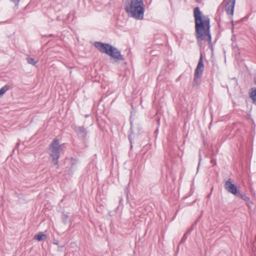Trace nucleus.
Returning a JSON list of instances; mask_svg holds the SVG:
<instances>
[{
    "label": "nucleus",
    "instance_id": "nucleus-2",
    "mask_svg": "<svg viewBox=\"0 0 256 256\" xmlns=\"http://www.w3.org/2000/svg\"><path fill=\"white\" fill-rule=\"evenodd\" d=\"M125 10L131 17L136 20H143L144 12L143 0H130Z\"/></svg>",
    "mask_w": 256,
    "mask_h": 256
},
{
    "label": "nucleus",
    "instance_id": "nucleus-20",
    "mask_svg": "<svg viewBox=\"0 0 256 256\" xmlns=\"http://www.w3.org/2000/svg\"><path fill=\"white\" fill-rule=\"evenodd\" d=\"M125 192L126 193L127 196H128V186L126 188L125 190Z\"/></svg>",
    "mask_w": 256,
    "mask_h": 256
},
{
    "label": "nucleus",
    "instance_id": "nucleus-1",
    "mask_svg": "<svg viewBox=\"0 0 256 256\" xmlns=\"http://www.w3.org/2000/svg\"><path fill=\"white\" fill-rule=\"evenodd\" d=\"M196 38L198 42L206 40L209 44H212V36L210 33V19L208 16L202 15L198 7L194 10Z\"/></svg>",
    "mask_w": 256,
    "mask_h": 256
},
{
    "label": "nucleus",
    "instance_id": "nucleus-5",
    "mask_svg": "<svg viewBox=\"0 0 256 256\" xmlns=\"http://www.w3.org/2000/svg\"><path fill=\"white\" fill-rule=\"evenodd\" d=\"M204 70V62L202 60V54L201 53L198 64L194 74V78L192 82V86H196L199 84L198 79L201 78Z\"/></svg>",
    "mask_w": 256,
    "mask_h": 256
},
{
    "label": "nucleus",
    "instance_id": "nucleus-12",
    "mask_svg": "<svg viewBox=\"0 0 256 256\" xmlns=\"http://www.w3.org/2000/svg\"><path fill=\"white\" fill-rule=\"evenodd\" d=\"M192 230V228L186 232L184 234L180 242L181 243H183L188 238V236L190 234Z\"/></svg>",
    "mask_w": 256,
    "mask_h": 256
},
{
    "label": "nucleus",
    "instance_id": "nucleus-19",
    "mask_svg": "<svg viewBox=\"0 0 256 256\" xmlns=\"http://www.w3.org/2000/svg\"><path fill=\"white\" fill-rule=\"evenodd\" d=\"M248 202V203H247L248 206L249 208H251V204H252V202H250V200L249 202Z\"/></svg>",
    "mask_w": 256,
    "mask_h": 256
},
{
    "label": "nucleus",
    "instance_id": "nucleus-3",
    "mask_svg": "<svg viewBox=\"0 0 256 256\" xmlns=\"http://www.w3.org/2000/svg\"><path fill=\"white\" fill-rule=\"evenodd\" d=\"M94 45L100 52L110 56L116 61H122L124 60L123 56L120 54V51L116 48L108 44H104L101 42H96Z\"/></svg>",
    "mask_w": 256,
    "mask_h": 256
},
{
    "label": "nucleus",
    "instance_id": "nucleus-23",
    "mask_svg": "<svg viewBox=\"0 0 256 256\" xmlns=\"http://www.w3.org/2000/svg\"><path fill=\"white\" fill-rule=\"evenodd\" d=\"M130 126H131L130 128L132 129V122H130Z\"/></svg>",
    "mask_w": 256,
    "mask_h": 256
},
{
    "label": "nucleus",
    "instance_id": "nucleus-22",
    "mask_svg": "<svg viewBox=\"0 0 256 256\" xmlns=\"http://www.w3.org/2000/svg\"><path fill=\"white\" fill-rule=\"evenodd\" d=\"M18 146H19V143H17L16 144V147H18Z\"/></svg>",
    "mask_w": 256,
    "mask_h": 256
},
{
    "label": "nucleus",
    "instance_id": "nucleus-4",
    "mask_svg": "<svg viewBox=\"0 0 256 256\" xmlns=\"http://www.w3.org/2000/svg\"><path fill=\"white\" fill-rule=\"evenodd\" d=\"M60 147L59 140L57 138H54L49 146L50 155L52 158V162L54 165L58 164Z\"/></svg>",
    "mask_w": 256,
    "mask_h": 256
},
{
    "label": "nucleus",
    "instance_id": "nucleus-17",
    "mask_svg": "<svg viewBox=\"0 0 256 256\" xmlns=\"http://www.w3.org/2000/svg\"><path fill=\"white\" fill-rule=\"evenodd\" d=\"M211 162L214 164V165H215L216 163V160L214 158H212V160H211Z\"/></svg>",
    "mask_w": 256,
    "mask_h": 256
},
{
    "label": "nucleus",
    "instance_id": "nucleus-6",
    "mask_svg": "<svg viewBox=\"0 0 256 256\" xmlns=\"http://www.w3.org/2000/svg\"><path fill=\"white\" fill-rule=\"evenodd\" d=\"M223 3H226L224 8L226 13L233 16L236 0H224Z\"/></svg>",
    "mask_w": 256,
    "mask_h": 256
},
{
    "label": "nucleus",
    "instance_id": "nucleus-8",
    "mask_svg": "<svg viewBox=\"0 0 256 256\" xmlns=\"http://www.w3.org/2000/svg\"><path fill=\"white\" fill-rule=\"evenodd\" d=\"M224 188L229 192L236 196L239 192L238 191L237 187L232 183L230 179L226 181L224 184Z\"/></svg>",
    "mask_w": 256,
    "mask_h": 256
},
{
    "label": "nucleus",
    "instance_id": "nucleus-18",
    "mask_svg": "<svg viewBox=\"0 0 256 256\" xmlns=\"http://www.w3.org/2000/svg\"><path fill=\"white\" fill-rule=\"evenodd\" d=\"M201 160H202V156H201L200 154V155H199V163H198V168H197L198 170V168H199V166H200V162Z\"/></svg>",
    "mask_w": 256,
    "mask_h": 256
},
{
    "label": "nucleus",
    "instance_id": "nucleus-15",
    "mask_svg": "<svg viewBox=\"0 0 256 256\" xmlns=\"http://www.w3.org/2000/svg\"><path fill=\"white\" fill-rule=\"evenodd\" d=\"M68 216L66 214H62V219L63 223L64 224H67L68 220Z\"/></svg>",
    "mask_w": 256,
    "mask_h": 256
},
{
    "label": "nucleus",
    "instance_id": "nucleus-9",
    "mask_svg": "<svg viewBox=\"0 0 256 256\" xmlns=\"http://www.w3.org/2000/svg\"><path fill=\"white\" fill-rule=\"evenodd\" d=\"M249 96L252 99L253 104L256 106V88H253L250 89Z\"/></svg>",
    "mask_w": 256,
    "mask_h": 256
},
{
    "label": "nucleus",
    "instance_id": "nucleus-7",
    "mask_svg": "<svg viewBox=\"0 0 256 256\" xmlns=\"http://www.w3.org/2000/svg\"><path fill=\"white\" fill-rule=\"evenodd\" d=\"M74 130L79 138L82 140L86 138L88 131L83 126H76Z\"/></svg>",
    "mask_w": 256,
    "mask_h": 256
},
{
    "label": "nucleus",
    "instance_id": "nucleus-10",
    "mask_svg": "<svg viewBox=\"0 0 256 256\" xmlns=\"http://www.w3.org/2000/svg\"><path fill=\"white\" fill-rule=\"evenodd\" d=\"M46 236L43 234L42 232L38 233V234L34 236V239L38 241H42L46 239Z\"/></svg>",
    "mask_w": 256,
    "mask_h": 256
},
{
    "label": "nucleus",
    "instance_id": "nucleus-24",
    "mask_svg": "<svg viewBox=\"0 0 256 256\" xmlns=\"http://www.w3.org/2000/svg\"><path fill=\"white\" fill-rule=\"evenodd\" d=\"M54 244H57V245L58 244V242H54Z\"/></svg>",
    "mask_w": 256,
    "mask_h": 256
},
{
    "label": "nucleus",
    "instance_id": "nucleus-16",
    "mask_svg": "<svg viewBox=\"0 0 256 256\" xmlns=\"http://www.w3.org/2000/svg\"><path fill=\"white\" fill-rule=\"evenodd\" d=\"M10 0L11 2H12L15 4V6L16 7V8H18L20 0Z\"/></svg>",
    "mask_w": 256,
    "mask_h": 256
},
{
    "label": "nucleus",
    "instance_id": "nucleus-13",
    "mask_svg": "<svg viewBox=\"0 0 256 256\" xmlns=\"http://www.w3.org/2000/svg\"><path fill=\"white\" fill-rule=\"evenodd\" d=\"M236 196L240 197L242 199L244 200L246 202H249L250 198L245 194H242L240 192L237 194Z\"/></svg>",
    "mask_w": 256,
    "mask_h": 256
},
{
    "label": "nucleus",
    "instance_id": "nucleus-21",
    "mask_svg": "<svg viewBox=\"0 0 256 256\" xmlns=\"http://www.w3.org/2000/svg\"><path fill=\"white\" fill-rule=\"evenodd\" d=\"M128 138L130 140V144H132V140H131L130 138L129 137ZM131 147H132V144H131Z\"/></svg>",
    "mask_w": 256,
    "mask_h": 256
},
{
    "label": "nucleus",
    "instance_id": "nucleus-14",
    "mask_svg": "<svg viewBox=\"0 0 256 256\" xmlns=\"http://www.w3.org/2000/svg\"><path fill=\"white\" fill-rule=\"evenodd\" d=\"M10 88L8 85H5L0 89V97H1Z\"/></svg>",
    "mask_w": 256,
    "mask_h": 256
},
{
    "label": "nucleus",
    "instance_id": "nucleus-11",
    "mask_svg": "<svg viewBox=\"0 0 256 256\" xmlns=\"http://www.w3.org/2000/svg\"><path fill=\"white\" fill-rule=\"evenodd\" d=\"M27 62L28 64L35 66L38 62V60H36L34 58H32L28 56L26 58Z\"/></svg>",
    "mask_w": 256,
    "mask_h": 256
}]
</instances>
